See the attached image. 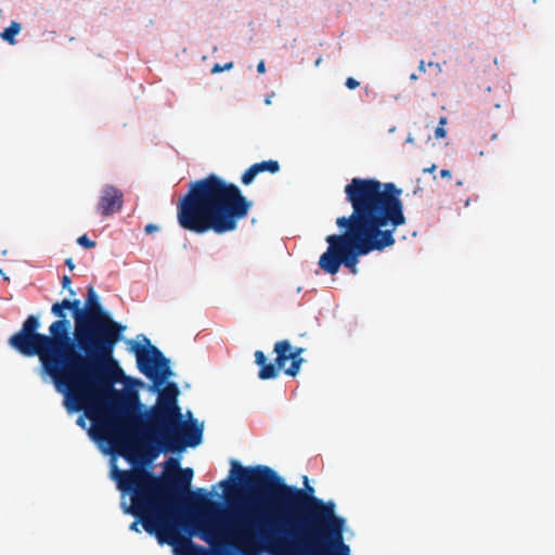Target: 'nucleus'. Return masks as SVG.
<instances>
[{
    "instance_id": "nucleus-1",
    "label": "nucleus",
    "mask_w": 555,
    "mask_h": 555,
    "mask_svg": "<svg viewBox=\"0 0 555 555\" xmlns=\"http://www.w3.org/2000/svg\"><path fill=\"white\" fill-rule=\"evenodd\" d=\"M179 388L169 383L158 393L156 403L138 416L137 392L111 387L79 391L68 404V412L83 411L91 421L90 436L105 442L113 454L131 464L152 462L159 453H179L202 442L203 428L196 420L185 422L178 405Z\"/></svg>"
},
{
    "instance_id": "nucleus-2",
    "label": "nucleus",
    "mask_w": 555,
    "mask_h": 555,
    "mask_svg": "<svg viewBox=\"0 0 555 555\" xmlns=\"http://www.w3.org/2000/svg\"><path fill=\"white\" fill-rule=\"evenodd\" d=\"M178 472L175 476L160 479L145 469L115 470L118 488L122 492L131 494V504L125 507V513L144 512H180L182 503L197 511L192 519L194 533L202 540L216 545L223 543H236L244 548L251 546L255 538H259L267 544L266 534L272 532L270 522L263 512V501L267 496L266 488L251 487L245 483L243 470L257 467H244L237 461L231 462V476L235 477L240 485L253 494V499L246 507L235 514H229V526L223 522L224 509L217 502L209 499L205 489L190 492L189 488L193 478L192 468H180L176 460H171Z\"/></svg>"
},
{
    "instance_id": "nucleus-3",
    "label": "nucleus",
    "mask_w": 555,
    "mask_h": 555,
    "mask_svg": "<svg viewBox=\"0 0 555 555\" xmlns=\"http://www.w3.org/2000/svg\"><path fill=\"white\" fill-rule=\"evenodd\" d=\"M244 481L266 488L263 512L272 532L266 534L272 555H349L344 542L345 519L335 514V503L324 502L308 490L286 485L270 467L243 470Z\"/></svg>"
},
{
    "instance_id": "nucleus-4",
    "label": "nucleus",
    "mask_w": 555,
    "mask_h": 555,
    "mask_svg": "<svg viewBox=\"0 0 555 555\" xmlns=\"http://www.w3.org/2000/svg\"><path fill=\"white\" fill-rule=\"evenodd\" d=\"M347 202L352 211L336 219L341 234L326 236L327 250L319 259V267L336 274L344 264L352 274L358 273L359 257L383 251L395 245L393 233L405 224L402 190L393 183L373 178H353L345 186Z\"/></svg>"
},
{
    "instance_id": "nucleus-5",
    "label": "nucleus",
    "mask_w": 555,
    "mask_h": 555,
    "mask_svg": "<svg viewBox=\"0 0 555 555\" xmlns=\"http://www.w3.org/2000/svg\"><path fill=\"white\" fill-rule=\"evenodd\" d=\"M57 318L49 326V335L38 333L39 318L28 315L9 344L26 357L38 356L43 371L64 395V406L85 387V363L91 354L89 337L77 334V320L85 313L79 299H63L51 307Z\"/></svg>"
},
{
    "instance_id": "nucleus-6",
    "label": "nucleus",
    "mask_w": 555,
    "mask_h": 555,
    "mask_svg": "<svg viewBox=\"0 0 555 555\" xmlns=\"http://www.w3.org/2000/svg\"><path fill=\"white\" fill-rule=\"evenodd\" d=\"M251 206L236 184L210 173L189 184L177 204V220L183 230L196 234H223L235 231Z\"/></svg>"
},
{
    "instance_id": "nucleus-7",
    "label": "nucleus",
    "mask_w": 555,
    "mask_h": 555,
    "mask_svg": "<svg viewBox=\"0 0 555 555\" xmlns=\"http://www.w3.org/2000/svg\"><path fill=\"white\" fill-rule=\"evenodd\" d=\"M126 330L124 325L113 320L100 304L93 286L88 287L85 301V313L77 320V334L89 337L91 354L85 363L83 391L94 388L111 387L124 377V371L114 359V349Z\"/></svg>"
},
{
    "instance_id": "nucleus-8",
    "label": "nucleus",
    "mask_w": 555,
    "mask_h": 555,
    "mask_svg": "<svg viewBox=\"0 0 555 555\" xmlns=\"http://www.w3.org/2000/svg\"><path fill=\"white\" fill-rule=\"evenodd\" d=\"M139 518L144 530L156 537L159 544L172 546L175 555H208V550L180 534L179 512L129 513Z\"/></svg>"
},
{
    "instance_id": "nucleus-9",
    "label": "nucleus",
    "mask_w": 555,
    "mask_h": 555,
    "mask_svg": "<svg viewBox=\"0 0 555 555\" xmlns=\"http://www.w3.org/2000/svg\"><path fill=\"white\" fill-rule=\"evenodd\" d=\"M144 346L133 343L131 350L135 353L140 372L155 385H159L171 375L169 360L157 347L151 345L146 337H144Z\"/></svg>"
},
{
    "instance_id": "nucleus-10",
    "label": "nucleus",
    "mask_w": 555,
    "mask_h": 555,
    "mask_svg": "<svg viewBox=\"0 0 555 555\" xmlns=\"http://www.w3.org/2000/svg\"><path fill=\"white\" fill-rule=\"evenodd\" d=\"M274 352L276 353L275 362L280 367H283L285 374L293 377L296 376L304 362V359L300 357L304 348L298 347L292 350L288 340H280L274 344Z\"/></svg>"
},
{
    "instance_id": "nucleus-11",
    "label": "nucleus",
    "mask_w": 555,
    "mask_h": 555,
    "mask_svg": "<svg viewBox=\"0 0 555 555\" xmlns=\"http://www.w3.org/2000/svg\"><path fill=\"white\" fill-rule=\"evenodd\" d=\"M122 205V192L114 185H104L96 207L98 212L103 217H108L121 210Z\"/></svg>"
},
{
    "instance_id": "nucleus-12",
    "label": "nucleus",
    "mask_w": 555,
    "mask_h": 555,
    "mask_svg": "<svg viewBox=\"0 0 555 555\" xmlns=\"http://www.w3.org/2000/svg\"><path fill=\"white\" fill-rule=\"evenodd\" d=\"M255 363L260 366L258 377L263 380L278 377L280 371L283 370V367H280L275 361L274 363H268L267 357L261 350H257L255 352Z\"/></svg>"
},
{
    "instance_id": "nucleus-13",
    "label": "nucleus",
    "mask_w": 555,
    "mask_h": 555,
    "mask_svg": "<svg viewBox=\"0 0 555 555\" xmlns=\"http://www.w3.org/2000/svg\"><path fill=\"white\" fill-rule=\"evenodd\" d=\"M253 167L257 171V173H262L268 171L270 173H276L280 171V164L278 160L269 159L260 163L253 164Z\"/></svg>"
},
{
    "instance_id": "nucleus-14",
    "label": "nucleus",
    "mask_w": 555,
    "mask_h": 555,
    "mask_svg": "<svg viewBox=\"0 0 555 555\" xmlns=\"http://www.w3.org/2000/svg\"><path fill=\"white\" fill-rule=\"evenodd\" d=\"M21 31V25L17 22H12L8 28L1 34L3 40L14 43V37Z\"/></svg>"
},
{
    "instance_id": "nucleus-15",
    "label": "nucleus",
    "mask_w": 555,
    "mask_h": 555,
    "mask_svg": "<svg viewBox=\"0 0 555 555\" xmlns=\"http://www.w3.org/2000/svg\"><path fill=\"white\" fill-rule=\"evenodd\" d=\"M257 175H258L257 171L255 170V168L251 165L249 168H247L244 171V173L242 175L241 181L243 184L248 185L254 181V179L256 178Z\"/></svg>"
},
{
    "instance_id": "nucleus-16",
    "label": "nucleus",
    "mask_w": 555,
    "mask_h": 555,
    "mask_svg": "<svg viewBox=\"0 0 555 555\" xmlns=\"http://www.w3.org/2000/svg\"><path fill=\"white\" fill-rule=\"evenodd\" d=\"M77 243L81 247L87 248V249L93 248L96 245V243L94 241H91L86 234L79 236L77 238Z\"/></svg>"
},
{
    "instance_id": "nucleus-17",
    "label": "nucleus",
    "mask_w": 555,
    "mask_h": 555,
    "mask_svg": "<svg viewBox=\"0 0 555 555\" xmlns=\"http://www.w3.org/2000/svg\"><path fill=\"white\" fill-rule=\"evenodd\" d=\"M232 67H233L232 62L225 63L223 66H221L220 64H215L214 67L211 68V73L212 74L221 73L223 70L231 69Z\"/></svg>"
},
{
    "instance_id": "nucleus-18",
    "label": "nucleus",
    "mask_w": 555,
    "mask_h": 555,
    "mask_svg": "<svg viewBox=\"0 0 555 555\" xmlns=\"http://www.w3.org/2000/svg\"><path fill=\"white\" fill-rule=\"evenodd\" d=\"M70 283H72V280H70V278H69L68 275H64V276L62 278V287H63L64 289H68L69 295H70V296H74V295H75V292H74V289L70 287Z\"/></svg>"
},
{
    "instance_id": "nucleus-19",
    "label": "nucleus",
    "mask_w": 555,
    "mask_h": 555,
    "mask_svg": "<svg viewBox=\"0 0 555 555\" xmlns=\"http://www.w3.org/2000/svg\"><path fill=\"white\" fill-rule=\"evenodd\" d=\"M359 81L356 80L353 77H348L346 79V82H345V86L348 88V89H356L357 87H359Z\"/></svg>"
},
{
    "instance_id": "nucleus-20",
    "label": "nucleus",
    "mask_w": 555,
    "mask_h": 555,
    "mask_svg": "<svg viewBox=\"0 0 555 555\" xmlns=\"http://www.w3.org/2000/svg\"><path fill=\"white\" fill-rule=\"evenodd\" d=\"M446 135H447V131H446L444 127L438 126L435 129V138L436 139H443V138H446Z\"/></svg>"
},
{
    "instance_id": "nucleus-21",
    "label": "nucleus",
    "mask_w": 555,
    "mask_h": 555,
    "mask_svg": "<svg viewBox=\"0 0 555 555\" xmlns=\"http://www.w3.org/2000/svg\"><path fill=\"white\" fill-rule=\"evenodd\" d=\"M144 231H145V233L151 234V233H154V232L158 231V227L156 224L149 223L145 227Z\"/></svg>"
},
{
    "instance_id": "nucleus-22",
    "label": "nucleus",
    "mask_w": 555,
    "mask_h": 555,
    "mask_svg": "<svg viewBox=\"0 0 555 555\" xmlns=\"http://www.w3.org/2000/svg\"><path fill=\"white\" fill-rule=\"evenodd\" d=\"M139 522L141 524L140 519H139V518H137V520H135V521L131 522V525H130L129 529H130L131 531L140 532V529H139Z\"/></svg>"
},
{
    "instance_id": "nucleus-23",
    "label": "nucleus",
    "mask_w": 555,
    "mask_h": 555,
    "mask_svg": "<svg viewBox=\"0 0 555 555\" xmlns=\"http://www.w3.org/2000/svg\"><path fill=\"white\" fill-rule=\"evenodd\" d=\"M220 486L224 489V491L230 492L231 488L233 487L229 480H223Z\"/></svg>"
},
{
    "instance_id": "nucleus-24",
    "label": "nucleus",
    "mask_w": 555,
    "mask_h": 555,
    "mask_svg": "<svg viewBox=\"0 0 555 555\" xmlns=\"http://www.w3.org/2000/svg\"><path fill=\"white\" fill-rule=\"evenodd\" d=\"M257 72L263 74L266 72L264 61H260L257 65Z\"/></svg>"
},
{
    "instance_id": "nucleus-25",
    "label": "nucleus",
    "mask_w": 555,
    "mask_h": 555,
    "mask_svg": "<svg viewBox=\"0 0 555 555\" xmlns=\"http://www.w3.org/2000/svg\"><path fill=\"white\" fill-rule=\"evenodd\" d=\"M440 177L441 178H451V171L449 169H442V170H440Z\"/></svg>"
},
{
    "instance_id": "nucleus-26",
    "label": "nucleus",
    "mask_w": 555,
    "mask_h": 555,
    "mask_svg": "<svg viewBox=\"0 0 555 555\" xmlns=\"http://www.w3.org/2000/svg\"><path fill=\"white\" fill-rule=\"evenodd\" d=\"M65 264H66V266H67V268H68L69 270H72V271L75 269V264H74V261H73V259H72V258H67V259L65 260Z\"/></svg>"
},
{
    "instance_id": "nucleus-27",
    "label": "nucleus",
    "mask_w": 555,
    "mask_h": 555,
    "mask_svg": "<svg viewBox=\"0 0 555 555\" xmlns=\"http://www.w3.org/2000/svg\"><path fill=\"white\" fill-rule=\"evenodd\" d=\"M418 69H420V72H423V73L426 72V66H425V62L424 61L420 62Z\"/></svg>"
},
{
    "instance_id": "nucleus-28",
    "label": "nucleus",
    "mask_w": 555,
    "mask_h": 555,
    "mask_svg": "<svg viewBox=\"0 0 555 555\" xmlns=\"http://www.w3.org/2000/svg\"><path fill=\"white\" fill-rule=\"evenodd\" d=\"M77 424H78L79 426H81V427H85L86 422H85V420H83V417H82V416H79V417H78V420H77Z\"/></svg>"
},
{
    "instance_id": "nucleus-29",
    "label": "nucleus",
    "mask_w": 555,
    "mask_h": 555,
    "mask_svg": "<svg viewBox=\"0 0 555 555\" xmlns=\"http://www.w3.org/2000/svg\"><path fill=\"white\" fill-rule=\"evenodd\" d=\"M435 169H436V165H433V166H431V167H429V168H425V169H424V172H434V171H435Z\"/></svg>"
},
{
    "instance_id": "nucleus-30",
    "label": "nucleus",
    "mask_w": 555,
    "mask_h": 555,
    "mask_svg": "<svg viewBox=\"0 0 555 555\" xmlns=\"http://www.w3.org/2000/svg\"><path fill=\"white\" fill-rule=\"evenodd\" d=\"M446 122H447V118L446 117H441L440 121H439V126L444 127Z\"/></svg>"
},
{
    "instance_id": "nucleus-31",
    "label": "nucleus",
    "mask_w": 555,
    "mask_h": 555,
    "mask_svg": "<svg viewBox=\"0 0 555 555\" xmlns=\"http://www.w3.org/2000/svg\"><path fill=\"white\" fill-rule=\"evenodd\" d=\"M264 103H266L267 105H270V104L272 103V102H271V95H268V96L266 98Z\"/></svg>"
},
{
    "instance_id": "nucleus-32",
    "label": "nucleus",
    "mask_w": 555,
    "mask_h": 555,
    "mask_svg": "<svg viewBox=\"0 0 555 555\" xmlns=\"http://www.w3.org/2000/svg\"><path fill=\"white\" fill-rule=\"evenodd\" d=\"M321 62H322V57H321V56H319V57L317 59V61H315V66H319V65L321 64Z\"/></svg>"
},
{
    "instance_id": "nucleus-33",
    "label": "nucleus",
    "mask_w": 555,
    "mask_h": 555,
    "mask_svg": "<svg viewBox=\"0 0 555 555\" xmlns=\"http://www.w3.org/2000/svg\"><path fill=\"white\" fill-rule=\"evenodd\" d=\"M410 79H411V80H416V79H417L416 74H412V75L410 76Z\"/></svg>"
},
{
    "instance_id": "nucleus-34",
    "label": "nucleus",
    "mask_w": 555,
    "mask_h": 555,
    "mask_svg": "<svg viewBox=\"0 0 555 555\" xmlns=\"http://www.w3.org/2000/svg\"><path fill=\"white\" fill-rule=\"evenodd\" d=\"M496 138H498L496 133L492 134V137H491L492 140H496Z\"/></svg>"
},
{
    "instance_id": "nucleus-35",
    "label": "nucleus",
    "mask_w": 555,
    "mask_h": 555,
    "mask_svg": "<svg viewBox=\"0 0 555 555\" xmlns=\"http://www.w3.org/2000/svg\"><path fill=\"white\" fill-rule=\"evenodd\" d=\"M493 106L498 108V107H500V104L499 103H494Z\"/></svg>"
},
{
    "instance_id": "nucleus-36",
    "label": "nucleus",
    "mask_w": 555,
    "mask_h": 555,
    "mask_svg": "<svg viewBox=\"0 0 555 555\" xmlns=\"http://www.w3.org/2000/svg\"><path fill=\"white\" fill-rule=\"evenodd\" d=\"M3 274L2 270L0 269V276Z\"/></svg>"
},
{
    "instance_id": "nucleus-37",
    "label": "nucleus",
    "mask_w": 555,
    "mask_h": 555,
    "mask_svg": "<svg viewBox=\"0 0 555 555\" xmlns=\"http://www.w3.org/2000/svg\"><path fill=\"white\" fill-rule=\"evenodd\" d=\"M533 1L535 2L537 0H533Z\"/></svg>"
}]
</instances>
